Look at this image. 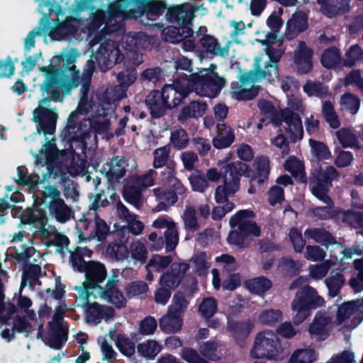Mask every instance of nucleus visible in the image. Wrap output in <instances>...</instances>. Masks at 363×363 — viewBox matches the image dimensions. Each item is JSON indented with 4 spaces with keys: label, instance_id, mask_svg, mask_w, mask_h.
<instances>
[{
    "label": "nucleus",
    "instance_id": "obj_31",
    "mask_svg": "<svg viewBox=\"0 0 363 363\" xmlns=\"http://www.w3.org/2000/svg\"><path fill=\"white\" fill-rule=\"evenodd\" d=\"M321 4V11L331 18L350 10L349 0H318Z\"/></svg>",
    "mask_w": 363,
    "mask_h": 363
},
{
    "label": "nucleus",
    "instance_id": "obj_14",
    "mask_svg": "<svg viewBox=\"0 0 363 363\" xmlns=\"http://www.w3.org/2000/svg\"><path fill=\"white\" fill-rule=\"evenodd\" d=\"M41 202L48 206L50 213L60 223H65L72 216L71 209L61 198L60 191L54 186H46L41 194Z\"/></svg>",
    "mask_w": 363,
    "mask_h": 363
},
{
    "label": "nucleus",
    "instance_id": "obj_20",
    "mask_svg": "<svg viewBox=\"0 0 363 363\" xmlns=\"http://www.w3.org/2000/svg\"><path fill=\"white\" fill-rule=\"evenodd\" d=\"M77 302L79 303L78 300ZM78 306L84 308L86 322L94 325L101 323L103 320L107 322L115 315V311L111 306L100 305L95 302L89 303V297H87V303L84 306L78 303Z\"/></svg>",
    "mask_w": 363,
    "mask_h": 363
},
{
    "label": "nucleus",
    "instance_id": "obj_13",
    "mask_svg": "<svg viewBox=\"0 0 363 363\" xmlns=\"http://www.w3.org/2000/svg\"><path fill=\"white\" fill-rule=\"evenodd\" d=\"M77 228L81 231V239H95L103 240L109 232L106 223L100 218L96 213L88 212L77 223Z\"/></svg>",
    "mask_w": 363,
    "mask_h": 363
},
{
    "label": "nucleus",
    "instance_id": "obj_27",
    "mask_svg": "<svg viewBox=\"0 0 363 363\" xmlns=\"http://www.w3.org/2000/svg\"><path fill=\"white\" fill-rule=\"evenodd\" d=\"M126 162L122 158L114 157L103 166V172L111 183L118 182L126 172Z\"/></svg>",
    "mask_w": 363,
    "mask_h": 363
},
{
    "label": "nucleus",
    "instance_id": "obj_44",
    "mask_svg": "<svg viewBox=\"0 0 363 363\" xmlns=\"http://www.w3.org/2000/svg\"><path fill=\"white\" fill-rule=\"evenodd\" d=\"M15 181L19 185L26 186L29 189H35L39 184L38 175H28L27 169L23 166L17 168V177Z\"/></svg>",
    "mask_w": 363,
    "mask_h": 363
},
{
    "label": "nucleus",
    "instance_id": "obj_3",
    "mask_svg": "<svg viewBox=\"0 0 363 363\" xmlns=\"http://www.w3.org/2000/svg\"><path fill=\"white\" fill-rule=\"evenodd\" d=\"M338 176V172L334 167L328 166L325 169H320L317 171L314 179L310 183L312 194L327 204L326 206L311 208L313 215L320 219H328L334 216L333 203L328 192L331 187V182L336 179Z\"/></svg>",
    "mask_w": 363,
    "mask_h": 363
},
{
    "label": "nucleus",
    "instance_id": "obj_42",
    "mask_svg": "<svg viewBox=\"0 0 363 363\" xmlns=\"http://www.w3.org/2000/svg\"><path fill=\"white\" fill-rule=\"evenodd\" d=\"M345 279L340 272L333 271L330 276L325 279V283L328 287L329 295L335 297L338 295L343 286Z\"/></svg>",
    "mask_w": 363,
    "mask_h": 363
},
{
    "label": "nucleus",
    "instance_id": "obj_23",
    "mask_svg": "<svg viewBox=\"0 0 363 363\" xmlns=\"http://www.w3.org/2000/svg\"><path fill=\"white\" fill-rule=\"evenodd\" d=\"M196 11L190 4H184L170 8L167 13V19L173 23H177L181 26H191V21Z\"/></svg>",
    "mask_w": 363,
    "mask_h": 363
},
{
    "label": "nucleus",
    "instance_id": "obj_10",
    "mask_svg": "<svg viewBox=\"0 0 363 363\" xmlns=\"http://www.w3.org/2000/svg\"><path fill=\"white\" fill-rule=\"evenodd\" d=\"M16 251V259L26 263L24 272L22 277L21 290L26 286L27 281L32 284L41 276L40 262L38 261L42 259L41 255L37 252L33 247H24L19 246L14 247Z\"/></svg>",
    "mask_w": 363,
    "mask_h": 363
},
{
    "label": "nucleus",
    "instance_id": "obj_55",
    "mask_svg": "<svg viewBox=\"0 0 363 363\" xmlns=\"http://www.w3.org/2000/svg\"><path fill=\"white\" fill-rule=\"evenodd\" d=\"M164 10V8L161 4L156 1H147L146 2L145 14L142 15L143 19L146 22L155 21L158 16H161Z\"/></svg>",
    "mask_w": 363,
    "mask_h": 363
},
{
    "label": "nucleus",
    "instance_id": "obj_57",
    "mask_svg": "<svg viewBox=\"0 0 363 363\" xmlns=\"http://www.w3.org/2000/svg\"><path fill=\"white\" fill-rule=\"evenodd\" d=\"M340 61L339 51L335 48H330L325 50L321 56L322 65L328 68L333 67Z\"/></svg>",
    "mask_w": 363,
    "mask_h": 363
},
{
    "label": "nucleus",
    "instance_id": "obj_28",
    "mask_svg": "<svg viewBox=\"0 0 363 363\" xmlns=\"http://www.w3.org/2000/svg\"><path fill=\"white\" fill-rule=\"evenodd\" d=\"M145 104L153 118L162 116L169 109L161 91H159L149 93L145 99Z\"/></svg>",
    "mask_w": 363,
    "mask_h": 363
},
{
    "label": "nucleus",
    "instance_id": "obj_58",
    "mask_svg": "<svg viewBox=\"0 0 363 363\" xmlns=\"http://www.w3.org/2000/svg\"><path fill=\"white\" fill-rule=\"evenodd\" d=\"M342 108L352 114H355L360 106V99L352 94H345L340 99Z\"/></svg>",
    "mask_w": 363,
    "mask_h": 363
},
{
    "label": "nucleus",
    "instance_id": "obj_19",
    "mask_svg": "<svg viewBox=\"0 0 363 363\" xmlns=\"http://www.w3.org/2000/svg\"><path fill=\"white\" fill-rule=\"evenodd\" d=\"M155 229H165L164 237L167 251L173 250L179 242V233L176 223L168 216H160L152 224Z\"/></svg>",
    "mask_w": 363,
    "mask_h": 363
},
{
    "label": "nucleus",
    "instance_id": "obj_16",
    "mask_svg": "<svg viewBox=\"0 0 363 363\" xmlns=\"http://www.w3.org/2000/svg\"><path fill=\"white\" fill-rule=\"evenodd\" d=\"M94 58L100 66L108 69L121 62L123 56L121 55L118 45L113 41L106 40L101 44L95 52Z\"/></svg>",
    "mask_w": 363,
    "mask_h": 363
},
{
    "label": "nucleus",
    "instance_id": "obj_52",
    "mask_svg": "<svg viewBox=\"0 0 363 363\" xmlns=\"http://www.w3.org/2000/svg\"><path fill=\"white\" fill-rule=\"evenodd\" d=\"M141 191L142 189L131 184L125 189L124 198L127 202L131 203L135 208H140L143 202Z\"/></svg>",
    "mask_w": 363,
    "mask_h": 363
},
{
    "label": "nucleus",
    "instance_id": "obj_12",
    "mask_svg": "<svg viewBox=\"0 0 363 363\" xmlns=\"http://www.w3.org/2000/svg\"><path fill=\"white\" fill-rule=\"evenodd\" d=\"M58 116L55 108H50V99L45 97L38 101V106L33 111V121L37 123L38 134H53Z\"/></svg>",
    "mask_w": 363,
    "mask_h": 363
},
{
    "label": "nucleus",
    "instance_id": "obj_18",
    "mask_svg": "<svg viewBox=\"0 0 363 363\" xmlns=\"http://www.w3.org/2000/svg\"><path fill=\"white\" fill-rule=\"evenodd\" d=\"M254 217L253 211L241 210L231 217L230 225L233 228L238 227V230L244 234H250L259 237L260 235V228L254 221Z\"/></svg>",
    "mask_w": 363,
    "mask_h": 363
},
{
    "label": "nucleus",
    "instance_id": "obj_48",
    "mask_svg": "<svg viewBox=\"0 0 363 363\" xmlns=\"http://www.w3.org/2000/svg\"><path fill=\"white\" fill-rule=\"evenodd\" d=\"M336 135L344 147L361 148L357 135L350 129L342 128L336 132Z\"/></svg>",
    "mask_w": 363,
    "mask_h": 363
},
{
    "label": "nucleus",
    "instance_id": "obj_36",
    "mask_svg": "<svg viewBox=\"0 0 363 363\" xmlns=\"http://www.w3.org/2000/svg\"><path fill=\"white\" fill-rule=\"evenodd\" d=\"M40 71L45 73V81L43 84L40 85V89L48 94L50 89L59 86V72L52 65L42 67Z\"/></svg>",
    "mask_w": 363,
    "mask_h": 363
},
{
    "label": "nucleus",
    "instance_id": "obj_49",
    "mask_svg": "<svg viewBox=\"0 0 363 363\" xmlns=\"http://www.w3.org/2000/svg\"><path fill=\"white\" fill-rule=\"evenodd\" d=\"M156 175L157 172L155 170L149 169L143 174L132 176L130 179V183L143 190L154 184Z\"/></svg>",
    "mask_w": 363,
    "mask_h": 363
},
{
    "label": "nucleus",
    "instance_id": "obj_1",
    "mask_svg": "<svg viewBox=\"0 0 363 363\" xmlns=\"http://www.w3.org/2000/svg\"><path fill=\"white\" fill-rule=\"evenodd\" d=\"M229 158L225 157L218 162L222 173L224 174L223 184L218 186L215 191V200L218 203H225L223 206H216L212 212L213 220H220L226 213L231 211L235 205L227 201L228 197L233 196L239 189L240 177L244 174L247 167L241 162L228 163Z\"/></svg>",
    "mask_w": 363,
    "mask_h": 363
},
{
    "label": "nucleus",
    "instance_id": "obj_35",
    "mask_svg": "<svg viewBox=\"0 0 363 363\" xmlns=\"http://www.w3.org/2000/svg\"><path fill=\"white\" fill-rule=\"evenodd\" d=\"M206 107L207 105L204 102L199 101H191L182 109L179 120L183 122L188 118L201 117L204 114Z\"/></svg>",
    "mask_w": 363,
    "mask_h": 363
},
{
    "label": "nucleus",
    "instance_id": "obj_46",
    "mask_svg": "<svg viewBox=\"0 0 363 363\" xmlns=\"http://www.w3.org/2000/svg\"><path fill=\"white\" fill-rule=\"evenodd\" d=\"M257 106L262 114L268 118L269 121L276 125H279L280 111H277L271 101L265 99H259Z\"/></svg>",
    "mask_w": 363,
    "mask_h": 363
},
{
    "label": "nucleus",
    "instance_id": "obj_25",
    "mask_svg": "<svg viewBox=\"0 0 363 363\" xmlns=\"http://www.w3.org/2000/svg\"><path fill=\"white\" fill-rule=\"evenodd\" d=\"M312 50L304 42L300 41L294 55V63L297 72L306 74L312 69Z\"/></svg>",
    "mask_w": 363,
    "mask_h": 363
},
{
    "label": "nucleus",
    "instance_id": "obj_63",
    "mask_svg": "<svg viewBox=\"0 0 363 363\" xmlns=\"http://www.w3.org/2000/svg\"><path fill=\"white\" fill-rule=\"evenodd\" d=\"M304 91L308 96L324 97L328 93V88L321 83L308 82L303 86Z\"/></svg>",
    "mask_w": 363,
    "mask_h": 363
},
{
    "label": "nucleus",
    "instance_id": "obj_47",
    "mask_svg": "<svg viewBox=\"0 0 363 363\" xmlns=\"http://www.w3.org/2000/svg\"><path fill=\"white\" fill-rule=\"evenodd\" d=\"M185 230L195 232L199 228V224L196 216V209L193 206L187 205L182 216Z\"/></svg>",
    "mask_w": 363,
    "mask_h": 363
},
{
    "label": "nucleus",
    "instance_id": "obj_53",
    "mask_svg": "<svg viewBox=\"0 0 363 363\" xmlns=\"http://www.w3.org/2000/svg\"><path fill=\"white\" fill-rule=\"evenodd\" d=\"M189 181L194 191L203 193L210 186L205 174L201 172H195L191 174L189 177Z\"/></svg>",
    "mask_w": 363,
    "mask_h": 363
},
{
    "label": "nucleus",
    "instance_id": "obj_11",
    "mask_svg": "<svg viewBox=\"0 0 363 363\" xmlns=\"http://www.w3.org/2000/svg\"><path fill=\"white\" fill-rule=\"evenodd\" d=\"M363 318V298L341 305L337 311L334 325L345 332L355 328Z\"/></svg>",
    "mask_w": 363,
    "mask_h": 363
},
{
    "label": "nucleus",
    "instance_id": "obj_5",
    "mask_svg": "<svg viewBox=\"0 0 363 363\" xmlns=\"http://www.w3.org/2000/svg\"><path fill=\"white\" fill-rule=\"evenodd\" d=\"M216 65L209 69H202L196 73L187 75L190 92L201 96L215 98L224 86V79L215 72Z\"/></svg>",
    "mask_w": 363,
    "mask_h": 363
},
{
    "label": "nucleus",
    "instance_id": "obj_15",
    "mask_svg": "<svg viewBox=\"0 0 363 363\" xmlns=\"http://www.w3.org/2000/svg\"><path fill=\"white\" fill-rule=\"evenodd\" d=\"M187 75L184 74L178 78L172 84H165L161 93L169 109L179 106L182 100L187 97L190 93L189 85H188Z\"/></svg>",
    "mask_w": 363,
    "mask_h": 363
},
{
    "label": "nucleus",
    "instance_id": "obj_4",
    "mask_svg": "<svg viewBox=\"0 0 363 363\" xmlns=\"http://www.w3.org/2000/svg\"><path fill=\"white\" fill-rule=\"evenodd\" d=\"M135 6L133 0H117L110 6L108 17L104 11L96 13L94 19L89 26L90 32L98 30L104 23L101 30L104 34H109L116 31L121 26V23L127 18H137V14L133 13Z\"/></svg>",
    "mask_w": 363,
    "mask_h": 363
},
{
    "label": "nucleus",
    "instance_id": "obj_33",
    "mask_svg": "<svg viewBox=\"0 0 363 363\" xmlns=\"http://www.w3.org/2000/svg\"><path fill=\"white\" fill-rule=\"evenodd\" d=\"M160 329L167 333L178 332L182 326V315L171 313L169 310L159 321Z\"/></svg>",
    "mask_w": 363,
    "mask_h": 363
},
{
    "label": "nucleus",
    "instance_id": "obj_56",
    "mask_svg": "<svg viewBox=\"0 0 363 363\" xmlns=\"http://www.w3.org/2000/svg\"><path fill=\"white\" fill-rule=\"evenodd\" d=\"M188 304V301L185 298L184 294L181 291H178L173 296L172 304L169 306L168 310L171 313L182 315L186 310Z\"/></svg>",
    "mask_w": 363,
    "mask_h": 363
},
{
    "label": "nucleus",
    "instance_id": "obj_32",
    "mask_svg": "<svg viewBox=\"0 0 363 363\" xmlns=\"http://www.w3.org/2000/svg\"><path fill=\"white\" fill-rule=\"evenodd\" d=\"M253 328V323L250 320H247L239 323L230 322L228 324L227 329L233 333V336L238 343L242 345L243 340L250 335Z\"/></svg>",
    "mask_w": 363,
    "mask_h": 363
},
{
    "label": "nucleus",
    "instance_id": "obj_17",
    "mask_svg": "<svg viewBox=\"0 0 363 363\" xmlns=\"http://www.w3.org/2000/svg\"><path fill=\"white\" fill-rule=\"evenodd\" d=\"M116 281L113 279H108L104 287L95 286V293L91 296L94 298H100L118 308H124L127 301L121 291L116 286Z\"/></svg>",
    "mask_w": 363,
    "mask_h": 363
},
{
    "label": "nucleus",
    "instance_id": "obj_7",
    "mask_svg": "<svg viewBox=\"0 0 363 363\" xmlns=\"http://www.w3.org/2000/svg\"><path fill=\"white\" fill-rule=\"evenodd\" d=\"M325 303L315 289L308 285L303 286L296 293L291 303V310L295 313L294 323L301 324L311 315V309L323 307Z\"/></svg>",
    "mask_w": 363,
    "mask_h": 363
},
{
    "label": "nucleus",
    "instance_id": "obj_45",
    "mask_svg": "<svg viewBox=\"0 0 363 363\" xmlns=\"http://www.w3.org/2000/svg\"><path fill=\"white\" fill-rule=\"evenodd\" d=\"M83 123L87 128L82 130L80 135H84L90 128L94 129L97 133H105L108 130L110 125V122L105 116H100L93 121L84 120Z\"/></svg>",
    "mask_w": 363,
    "mask_h": 363
},
{
    "label": "nucleus",
    "instance_id": "obj_8",
    "mask_svg": "<svg viewBox=\"0 0 363 363\" xmlns=\"http://www.w3.org/2000/svg\"><path fill=\"white\" fill-rule=\"evenodd\" d=\"M283 349L277 335L272 330H264L255 337L250 356L256 359L278 360L281 359Z\"/></svg>",
    "mask_w": 363,
    "mask_h": 363
},
{
    "label": "nucleus",
    "instance_id": "obj_54",
    "mask_svg": "<svg viewBox=\"0 0 363 363\" xmlns=\"http://www.w3.org/2000/svg\"><path fill=\"white\" fill-rule=\"evenodd\" d=\"M148 290V285L143 281L131 282L125 287L126 294L129 298H143L147 295Z\"/></svg>",
    "mask_w": 363,
    "mask_h": 363
},
{
    "label": "nucleus",
    "instance_id": "obj_26",
    "mask_svg": "<svg viewBox=\"0 0 363 363\" xmlns=\"http://www.w3.org/2000/svg\"><path fill=\"white\" fill-rule=\"evenodd\" d=\"M353 206L359 211H337L336 220L355 228H363V203H355Z\"/></svg>",
    "mask_w": 363,
    "mask_h": 363
},
{
    "label": "nucleus",
    "instance_id": "obj_21",
    "mask_svg": "<svg viewBox=\"0 0 363 363\" xmlns=\"http://www.w3.org/2000/svg\"><path fill=\"white\" fill-rule=\"evenodd\" d=\"M334 323L326 311H318L308 327V333L312 338L325 340L328 336Z\"/></svg>",
    "mask_w": 363,
    "mask_h": 363
},
{
    "label": "nucleus",
    "instance_id": "obj_41",
    "mask_svg": "<svg viewBox=\"0 0 363 363\" xmlns=\"http://www.w3.org/2000/svg\"><path fill=\"white\" fill-rule=\"evenodd\" d=\"M162 350V345L155 340H147L138 345V352L150 359H154Z\"/></svg>",
    "mask_w": 363,
    "mask_h": 363
},
{
    "label": "nucleus",
    "instance_id": "obj_40",
    "mask_svg": "<svg viewBox=\"0 0 363 363\" xmlns=\"http://www.w3.org/2000/svg\"><path fill=\"white\" fill-rule=\"evenodd\" d=\"M146 35L141 33H130L123 38L122 43L125 49L134 52L144 47Z\"/></svg>",
    "mask_w": 363,
    "mask_h": 363
},
{
    "label": "nucleus",
    "instance_id": "obj_30",
    "mask_svg": "<svg viewBox=\"0 0 363 363\" xmlns=\"http://www.w3.org/2000/svg\"><path fill=\"white\" fill-rule=\"evenodd\" d=\"M259 86H250L245 82H233L231 84L230 95L232 98L240 100H251L258 94Z\"/></svg>",
    "mask_w": 363,
    "mask_h": 363
},
{
    "label": "nucleus",
    "instance_id": "obj_37",
    "mask_svg": "<svg viewBox=\"0 0 363 363\" xmlns=\"http://www.w3.org/2000/svg\"><path fill=\"white\" fill-rule=\"evenodd\" d=\"M307 28V18L303 12L294 13L287 23V36L293 38Z\"/></svg>",
    "mask_w": 363,
    "mask_h": 363
},
{
    "label": "nucleus",
    "instance_id": "obj_51",
    "mask_svg": "<svg viewBox=\"0 0 363 363\" xmlns=\"http://www.w3.org/2000/svg\"><path fill=\"white\" fill-rule=\"evenodd\" d=\"M247 288L252 293L262 294L272 287V281L263 277L250 279L246 282Z\"/></svg>",
    "mask_w": 363,
    "mask_h": 363
},
{
    "label": "nucleus",
    "instance_id": "obj_2",
    "mask_svg": "<svg viewBox=\"0 0 363 363\" xmlns=\"http://www.w3.org/2000/svg\"><path fill=\"white\" fill-rule=\"evenodd\" d=\"M74 55L72 52L66 54L65 59L67 62V67L72 72L71 79L67 82L69 89H74L81 85V99L77 109L72 112L67 121V128L72 129L75 128L76 120L78 118L79 115L86 114L91 108V102L87 98V92L89 89L91 78L92 75L94 62L91 60L87 61L89 69L84 72L82 75L77 71H75V65H73L74 62Z\"/></svg>",
    "mask_w": 363,
    "mask_h": 363
},
{
    "label": "nucleus",
    "instance_id": "obj_9",
    "mask_svg": "<svg viewBox=\"0 0 363 363\" xmlns=\"http://www.w3.org/2000/svg\"><path fill=\"white\" fill-rule=\"evenodd\" d=\"M84 272L86 278L81 286H75L74 289L78 291L79 304L84 306L87 303V297L95 293V286H100L99 284L103 282L106 276V269L104 265L99 262L91 261L87 263Z\"/></svg>",
    "mask_w": 363,
    "mask_h": 363
},
{
    "label": "nucleus",
    "instance_id": "obj_43",
    "mask_svg": "<svg viewBox=\"0 0 363 363\" xmlns=\"http://www.w3.org/2000/svg\"><path fill=\"white\" fill-rule=\"evenodd\" d=\"M316 360V354L314 350L310 348L296 350L287 363H312Z\"/></svg>",
    "mask_w": 363,
    "mask_h": 363
},
{
    "label": "nucleus",
    "instance_id": "obj_64",
    "mask_svg": "<svg viewBox=\"0 0 363 363\" xmlns=\"http://www.w3.org/2000/svg\"><path fill=\"white\" fill-rule=\"evenodd\" d=\"M131 257L141 262H145L147 259V250L143 242L136 240L131 243L129 247Z\"/></svg>",
    "mask_w": 363,
    "mask_h": 363
},
{
    "label": "nucleus",
    "instance_id": "obj_24",
    "mask_svg": "<svg viewBox=\"0 0 363 363\" xmlns=\"http://www.w3.org/2000/svg\"><path fill=\"white\" fill-rule=\"evenodd\" d=\"M280 123L284 121L286 123L285 128L294 140H301L303 135L302 121L298 115L292 113L289 109H284L280 111Z\"/></svg>",
    "mask_w": 363,
    "mask_h": 363
},
{
    "label": "nucleus",
    "instance_id": "obj_22",
    "mask_svg": "<svg viewBox=\"0 0 363 363\" xmlns=\"http://www.w3.org/2000/svg\"><path fill=\"white\" fill-rule=\"evenodd\" d=\"M189 268V264L186 263H173L170 269L161 275L160 285L170 290L176 289L180 284Z\"/></svg>",
    "mask_w": 363,
    "mask_h": 363
},
{
    "label": "nucleus",
    "instance_id": "obj_60",
    "mask_svg": "<svg viewBox=\"0 0 363 363\" xmlns=\"http://www.w3.org/2000/svg\"><path fill=\"white\" fill-rule=\"evenodd\" d=\"M116 346L121 352L127 357H131L135 353V343L125 335L117 336Z\"/></svg>",
    "mask_w": 363,
    "mask_h": 363
},
{
    "label": "nucleus",
    "instance_id": "obj_34",
    "mask_svg": "<svg viewBox=\"0 0 363 363\" xmlns=\"http://www.w3.org/2000/svg\"><path fill=\"white\" fill-rule=\"evenodd\" d=\"M193 30L191 26L169 27L164 30V39L171 43H179L184 38L192 35Z\"/></svg>",
    "mask_w": 363,
    "mask_h": 363
},
{
    "label": "nucleus",
    "instance_id": "obj_29",
    "mask_svg": "<svg viewBox=\"0 0 363 363\" xmlns=\"http://www.w3.org/2000/svg\"><path fill=\"white\" fill-rule=\"evenodd\" d=\"M217 135L213 139V145L217 149L229 147L235 140V135L231 127L224 123H218Z\"/></svg>",
    "mask_w": 363,
    "mask_h": 363
},
{
    "label": "nucleus",
    "instance_id": "obj_61",
    "mask_svg": "<svg viewBox=\"0 0 363 363\" xmlns=\"http://www.w3.org/2000/svg\"><path fill=\"white\" fill-rule=\"evenodd\" d=\"M309 144L313 155L318 160H326L330 157V152L323 143L310 139Z\"/></svg>",
    "mask_w": 363,
    "mask_h": 363
},
{
    "label": "nucleus",
    "instance_id": "obj_59",
    "mask_svg": "<svg viewBox=\"0 0 363 363\" xmlns=\"http://www.w3.org/2000/svg\"><path fill=\"white\" fill-rule=\"evenodd\" d=\"M282 318V313L279 310L270 309L262 311L259 315L258 320L262 324L273 325Z\"/></svg>",
    "mask_w": 363,
    "mask_h": 363
},
{
    "label": "nucleus",
    "instance_id": "obj_62",
    "mask_svg": "<svg viewBox=\"0 0 363 363\" xmlns=\"http://www.w3.org/2000/svg\"><path fill=\"white\" fill-rule=\"evenodd\" d=\"M333 262L326 260L320 264H313L309 267L310 276L316 280L321 279L325 277L329 269L331 268Z\"/></svg>",
    "mask_w": 363,
    "mask_h": 363
},
{
    "label": "nucleus",
    "instance_id": "obj_6",
    "mask_svg": "<svg viewBox=\"0 0 363 363\" xmlns=\"http://www.w3.org/2000/svg\"><path fill=\"white\" fill-rule=\"evenodd\" d=\"M266 54H262L255 59L252 79L256 81L266 79L273 80V75H277L276 63L284 53L282 43L279 40L272 43L265 49Z\"/></svg>",
    "mask_w": 363,
    "mask_h": 363
},
{
    "label": "nucleus",
    "instance_id": "obj_50",
    "mask_svg": "<svg viewBox=\"0 0 363 363\" xmlns=\"http://www.w3.org/2000/svg\"><path fill=\"white\" fill-rule=\"evenodd\" d=\"M222 350L221 344L213 340L203 343L199 348V351L203 356L213 360L219 358Z\"/></svg>",
    "mask_w": 363,
    "mask_h": 363
},
{
    "label": "nucleus",
    "instance_id": "obj_39",
    "mask_svg": "<svg viewBox=\"0 0 363 363\" xmlns=\"http://www.w3.org/2000/svg\"><path fill=\"white\" fill-rule=\"evenodd\" d=\"M304 235L306 238L313 239L325 246L335 242L331 234L323 228H308L304 232Z\"/></svg>",
    "mask_w": 363,
    "mask_h": 363
},
{
    "label": "nucleus",
    "instance_id": "obj_38",
    "mask_svg": "<svg viewBox=\"0 0 363 363\" xmlns=\"http://www.w3.org/2000/svg\"><path fill=\"white\" fill-rule=\"evenodd\" d=\"M199 46L203 52L216 55H225L228 50L221 48L216 39L211 35H206L200 39Z\"/></svg>",
    "mask_w": 363,
    "mask_h": 363
}]
</instances>
